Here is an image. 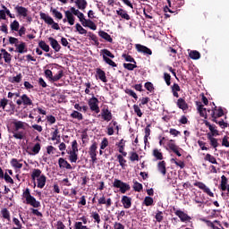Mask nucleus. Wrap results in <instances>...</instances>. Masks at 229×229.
<instances>
[{"mask_svg":"<svg viewBox=\"0 0 229 229\" xmlns=\"http://www.w3.org/2000/svg\"><path fill=\"white\" fill-rule=\"evenodd\" d=\"M130 161L131 162L140 161L139 154L137 152H131Z\"/></svg>","mask_w":229,"mask_h":229,"instance_id":"e2e57ef3","label":"nucleus"},{"mask_svg":"<svg viewBox=\"0 0 229 229\" xmlns=\"http://www.w3.org/2000/svg\"><path fill=\"white\" fill-rule=\"evenodd\" d=\"M60 131L58 129H55L52 133H51V140L55 141L57 139H61V136L59 135Z\"/></svg>","mask_w":229,"mask_h":229,"instance_id":"052dcab7","label":"nucleus"},{"mask_svg":"<svg viewBox=\"0 0 229 229\" xmlns=\"http://www.w3.org/2000/svg\"><path fill=\"white\" fill-rule=\"evenodd\" d=\"M41 150V145L40 143H36L33 148H31V151L34 155H38Z\"/></svg>","mask_w":229,"mask_h":229,"instance_id":"bf43d9fd","label":"nucleus"},{"mask_svg":"<svg viewBox=\"0 0 229 229\" xmlns=\"http://www.w3.org/2000/svg\"><path fill=\"white\" fill-rule=\"evenodd\" d=\"M143 190L142 183L139 182L138 181H133V191L136 192H141Z\"/></svg>","mask_w":229,"mask_h":229,"instance_id":"a18cd8bd","label":"nucleus"},{"mask_svg":"<svg viewBox=\"0 0 229 229\" xmlns=\"http://www.w3.org/2000/svg\"><path fill=\"white\" fill-rule=\"evenodd\" d=\"M205 161H208L212 165H218L216 158L214 156H212L211 154L206 155Z\"/></svg>","mask_w":229,"mask_h":229,"instance_id":"79ce46f5","label":"nucleus"},{"mask_svg":"<svg viewBox=\"0 0 229 229\" xmlns=\"http://www.w3.org/2000/svg\"><path fill=\"white\" fill-rule=\"evenodd\" d=\"M144 205L146 207H151L154 205V199L152 197L147 196L144 199Z\"/></svg>","mask_w":229,"mask_h":229,"instance_id":"864d4df0","label":"nucleus"},{"mask_svg":"<svg viewBox=\"0 0 229 229\" xmlns=\"http://www.w3.org/2000/svg\"><path fill=\"white\" fill-rule=\"evenodd\" d=\"M1 7L3 8L5 15L10 17V19H15V15L12 14L11 11L4 4H1Z\"/></svg>","mask_w":229,"mask_h":229,"instance_id":"13d9d810","label":"nucleus"},{"mask_svg":"<svg viewBox=\"0 0 229 229\" xmlns=\"http://www.w3.org/2000/svg\"><path fill=\"white\" fill-rule=\"evenodd\" d=\"M11 31H19L20 30V22L17 20H14L10 23Z\"/></svg>","mask_w":229,"mask_h":229,"instance_id":"c03bdc74","label":"nucleus"},{"mask_svg":"<svg viewBox=\"0 0 229 229\" xmlns=\"http://www.w3.org/2000/svg\"><path fill=\"white\" fill-rule=\"evenodd\" d=\"M174 140H171L170 142L167 144L166 150H171L173 153H174L178 157H182V153L180 150H182L178 145H176Z\"/></svg>","mask_w":229,"mask_h":229,"instance_id":"ddd939ff","label":"nucleus"},{"mask_svg":"<svg viewBox=\"0 0 229 229\" xmlns=\"http://www.w3.org/2000/svg\"><path fill=\"white\" fill-rule=\"evenodd\" d=\"M39 17L46 24H48V26H52V24H54V19L46 13L40 12Z\"/></svg>","mask_w":229,"mask_h":229,"instance_id":"4be33fe9","label":"nucleus"},{"mask_svg":"<svg viewBox=\"0 0 229 229\" xmlns=\"http://www.w3.org/2000/svg\"><path fill=\"white\" fill-rule=\"evenodd\" d=\"M74 229H89L87 225H83L82 222H75Z\"/></svg>","mask_w":229,"mask_h":229,"instance_id":"774afa93","label":"nucleus"},{"mask_svg":"<svg viewBox=\"0 0 229 229\" xmlns=\"http://www.w3.org/2000/svg\"><path fill=\"white\" fill-rule=\"evenodd\" d=\"M121 203L124 209H130L132 206V199L129 196L123 195L121 199Z\"/></svg>","mask_w":229,"mask_h":229,"instance_id":"6ab92c4d","label":"nucleus"},{"mask_svg":"<svg viewBox=\"0 0 229 229\" xmlns=\"http://www.w3.org/2000/svg\"><path fill=\"white\" fill-rule=\"evenodd\" d=\"M98 37H100L101 38H103L106 42H109V44H113L114 39L111 37V35H109L107 32H106L105 30H100L98 31Z\"/></svg>","mask_w":229,"mask_h":229,"instance_id":"a878e982","label":"nucleus"},{"mask_svg":"<svg viewBox=\"0 0 229 229\" xmlns=\"http://www.w3.org/2000/svg\"><path fill=\"white\" fill-rule=\"evenodd\" d=\"M144 87L148 92H153L155 90L154 84L152 82H146Z\"/></svg>","mask_w":229,"mask_h":229,"instance_id":"0e129e2a","label":"nucleus"},{"mask_svg":"<svg viewBox=\"0 0 229 229\" xmlns=\"http://www.w3.org/2000/svg\"><path fill=\"white\" fill-rule=\"evenodd\" d=\"M117 160L122 169H125L127 167V160L123 157V155H117Z\"/></svg>","mask_w":229,"mask_h":229,"instance_id":"f704fd0d","label":"nucleus"},{"mask_svg":"<svg viewBox=\"0 0 229 229\" xmlns=\"http://www.w3.org/2000/svg\"><path fill=\"white\" fill-rule=\"evenodd\" d=\"M176 106L183 113H186L189 110V105L186 102V100L182 98H180L177 99Z\"/></svg>","mask_w":229,"mask_h":229,"instance_id":"f3484780","label":"nucleus"},{"mask_svg":"<svg viewBox=\"0 0 229 229\" xmlns=\"http://www.w3.org/2000/svg\"><path fill=\"white\" fill-rule=\"evenodd\" d=\"M135 49L138 53H140L141 55H144L145 56H151L153 54L152 50L148 48V47L141 45V44H136Z\"/></svg>","mask_w":229,"mask_h":229,"instance_id":"9b49d317","label":"nucleus"},{"mask_svg":"<svg viewBox=\"0 0 229 229\" xmlns=\"http://www.w3.org/2000/svg\"><path fill=\"white\" fill-rule=\"evenodd\" d=\"M208 113L210 114L212 122L217 124L221 129L225 130L229 127V123L225 122L224 119L218 121L219 118L225 115L223 107L215 106L212 110L208 109Z\"/></svg>","mask_w":229,"mask_h":229,"instance_id":"f257e3e1","label":"nucleus"},{"mask_svg":"<svg viewBox=\"0 0 229 229\" xmlns=\"http://www.w3.org/2000/svg\"><path fill=\"white\" fill-rule=\"evenodd\" d=\"M171 89H172L174 98H179L180 95L178 92H181L180 85L178 83H174Z\"/></svg>","mask_w":229,"mask_h":229,"instance_id":"2f4dec72","label":"nucleus"},{"mask_svg":"<svg viewBox=\"0 0 229 229\" xmlns=\"http://www.w3.org/2000/svg\"><path fill=\"white\" fill-rule=\"evenodd\" d=\"M98 206L106 205V208H109L113 205V201L111 198L106 199L105 195H102L98 199Z\"/></svg>","mask_w":229,"mask_h":229,"instance_id":"a211bd4d","label":"nucleus"},{"mask_svg":"<svg viewBox=\"0 0 229 229\" xmlns=\"http://www.w3.org/2000/svg\"><path fill=\"white\" fill-rule=\"evenodd\" d=\"M200 221L205 223L208 227H210L211 229H217L218 226H216L214 222L208 220L207 218H200Z\"/></svg>","mask_w":229,"mask_h":229,"instance_id":"49530a36","label":"nucleus"},{"mask_svg":"<svg viewBox=\"0 0 229 229\" xmlns=\"http://www.w3.org/2000/svg\"><path fill=\"white\" fill-rule=\"evenodd\" d=\"M16 51L17 53H25V49H26V44L24 42H21L20 45H16Z\"/></svg>","mask_w":229,"mask_h":229,"instance_id":"603ef678","label":"nucleus"},{"mask_svg":"<svg viewBox=\"0 0 229 229\" xmlns=\"http://www.w3.org/2000/svg\"><path fill=\"white\" fill-rule=\"evenodd\" d=\"M48 42H50V46L54 49V51H55L56 53L60 51L61 45L58 43V41L55 38L50 37L48 38Z\"/></svg>","mask_w":229,"mask_h":229,"instance_id":"393cba45","label":"nucleus"},{"mask_svg":"<svg viewBox=\"0 0 229 229\" xmlns=\"http://www.w3.org/2000/svg\"><path fill=\"white\" fill-rule=\"evenodd\" d=\"M1 215L4 219L7 220L8 222H11V214L6 208L1 209Z\"/></svg>","mask_w":229,"mask_h":229,"instance_id":"ea45409f","label":"nucleus"},{"mask_svg":"<svg viewBox=\"0 0 229 229\" xmlns=\"http://www.w3.org/2000/svg\"><path fill=\"white\" fill-rule=\"evenodd\" d=\"M190 58H201V54L198 50H191L189 52Z\"/></svg>","mask_w":229,"mask_h":229,"instance_id":"3c124183","label":"nucleus"},{"mask_svg":"<svg viewBox=\"0 0 229 229\" xmlns=\"http://www.w3.org/2000/svg\"><path fill=\"white\" fill-rule=\"evenodd\" d=\"M98 117H101L104 122L109 123L113 120V114L108 106H104Z\"/></svg>","mask_w":229,"mask_h":229,"instance_id":"6e6552de","label":"nucleus"},{"mask_svg":"<svg viewBox=\"0 0 229 229\" xmlns=\"http://www.w3.org/2000/svg\"><path fill=\"white\" fill-rule=\"evenodd\" d=\"M14 10L20 17H27V14L29 13L28 8L21 6V5H16L14 7Z\"/></svg>","mask_w":229,"mask_h":229,"instance_id":"5701e85b","label":"nucleus"},{"mask_svg":"<svg viewBox=\"0 0 229 229\" xmlns=\"http://www.w3.org/2000/svg\"><path fill=\"white\" fill-rule=\"evenodd\" d=\"M75 29H76V31H78V33H80V35H87V33H88V30H85V29L81 25V23H76V24H75Z\"/></svg>","mask_w":229,"mask_h":229,"instance_id":"de8ad7c7","label":"nucleus"},{"mask_svg":"<svg viewBox=\"0 0 229 229\" xmlns=\"http://www.w3.org/2000/svg\"><path fill=\"white\" fill-rule=\"evenodd\" d=\"M193 186L199 188V190H201L204 193H206L210 198H214L215 197L214 192H212L211 190L204 182L196 181L193 183Z\"/></svg>","mask_w":229,"mask_h":229,"instance_id":"1a4fd4ad","label":"nucleus"},{"mask_svg":"<svg viewBox=\"0 0 229 229\" xmlns=\"http://www.w3.org/2000/svg\"><path fill=\"white\" fill-rule=\"evenodd\" d=\"M125 94H128V96H131V98H133V99H135V101H138V99H139L138 95L132 89H126Z\"/></svg>","mask_w":229,"mask_h":229,"instance_id":"5fc2aeb1","label":"nucleus"},{"mask_svg":"<svg viewBox=\"0 0 229 229\" xmlns=\"http://www.w3.org/2000/svg\"><path fill=\"white\" fill-rule=\"evenodd\" d=\"M204 124L210 131L209 134L211 137L219 136V131L216 130V125H212L208 121H204Z\"/></svg>","mask_w":229,"mask_h":229,"instance_id":"dca6fc26","label":"nucleus"},{"mask_svg":"<svg viewBox=\"0 0 229 229\" xmlns=\"http://www.w3.org/2000/svg\"><path fill=\"white\" fill-rule=\"evenodd\" d=\"M113 187L115 189H119V191L122 194H125L127 191H131V185L127 182H123L119 179H114L113 182Z\"/></svg>","mask_w":229,"mask_h":229,"instance_id":"39448f33","label":"nucleus"},{"mask_svg":"<svg viewBox=\"0 0 229 229\" xmlns=\"http://www.w3.org/2000/svg\"><path fill=\"white\" fill-rule=\"evenodd\" d=\"M207 138L213 148H217L219 147L218 140L212 136L211 133H208Z\"/></svg>","mask_w":229,"mask_h":229,"instance_id":"cd10ccee","label":"nucleus"},{"mask_svg":"<svg viewBox=\"0 0 229 229\" xmlns=\"http://www.w3.org/2000/svg\"><path fill=\"white\" fill-rule=\"evenodd\" d=\"M173 209L174 211V215L179 217L181 222L186 223V222H190L191 220V217L184 211L180 210V209L176 210L175 208H174Z\"/></svg>","mask_w":229,"mask_h":229,"instance_id":"f8f14e48","label":"nucleus"},{"mask_svg":"<svg viewBox=\"0 0 229 229\" xmlns=\"http://www.w3.org/2000/svg\"><path fill=\"white\" fill-rule=\"evenodd\" d=\"M47 176L45 174H41L38 179H37V187L38 189H44L47 183Z\"/></svg>","mask_w":229,"mask_h":229,"instance_id":"bb28decb","label":"nucleus"},{"mask_svg":"<svg viewBox=\"0 0 229 229\" xmlns=\"http://www.w3.org/2000/svg\"><path fill=\"white\" fill-rule=\"evenodd\" d=\"M101 53L103 55V58H114V55L108 50V49H103L101 50Z\"/></svg>","mask_w":229,"mask_h":229,"instance_id":"680f3d73","label":"nucleus"},{"mask_svg":"<svg viewBox=\"0 0 229 229\" xmlns=\"http://www.w3.org/2000/svg\"><path fill=\"white\" fill-rule=\"evenodd\" d=\"M155 219L157 223H162L164 220V213L163 211L158 210L155 216Z\"/></svg>","mask_w":229,"mask_h":229,"instance_id":"4d7b16f0","label":"nucleus"},{"mask_svg":"<svg viewBox=\"0 0 229 229\" xmlns=\"http://www.w3.org/2000/svg\"><path fill=\"white\" fill-rule=\"evenodd\" d=\"M88 28H89V30H92L93 31H96V30H98V26L96 25V23L91 21L90 19L88 20Z\"/></svg>","mask_w":229,"mask_h":229,"instance_id":"69168bd1","label":"nucleus"},{"mask_svg":"<svg viewBox=\"0 0 229 229\" xmlns=\"http://www.w3.org/2000/svg\"><path fill=\"white\" fill-rule=\"evenodd\" d=\"M116 14L125 21H131V16L128 14L127 11L123 8L116 10Z\"/></svg>","mask_w":229,"mask_h":229,"instance_id":"c85d7f7f","label":"nucleus"},{"mask_svg":"<svg viewBox=\"0 0 229 229\" xmlns=\"http://www.w3.org/2000/svg\"><path fill=\"white\" fill-rule=\"evenodd\" d=\"M152 156L156 159V161H163L164 155L158 148H154L152 151Z\"/></svg>","mask_w":229,"mask_h":229,"instance_id":"c756f323","label":"nucleus"},{"mask_svg":"<svg viewBox=\"0 0 229 229\" xmlns=\"http://www.w3.org/2000/svg\"><path fill=\"white\" fill-rule=\"evenodd\" d=\"M74 3L76 6L81 10H85L88 6L87 0H76Z\"/></svg>","mask_w":229,"mask_h":229,"instance_id":"e433bc0d","label":"nucleus"},{"mask_svg":"<svg viewBox=\"0 0 229 229\" xmlns=\"http://www.w3.org/2000/svg\"><path fill=\"white\" fill-rule=\"evenodd\" d=\"M64 77V71L60 70L57 72L55 75H53L51 81H59Z\"/></svg>","mask_w":229,"mask_h":229,"instance_id":"09e8293b","label":"nucleus"},{"mask_svg":"<svg viewBox=\"0 0 229 229\" xmlns=\"http://www.w3.org/2000/svg\"><path fill=\"white\" fill-rule=\"evenodd\" d=\"M70 117L72 119H76L78 121H82L83 120V114L78 111H73L71 114Z\"/></svg>","mask_w":229,"mask_h":229,"instance_id":"a19ab883","label":"nucleus"},{"mask_svg":"<svg viewBox=\"0 0 229 229\" xmlns=\"http://www.w3.org/2000/svg\"><path fill=\"white\" fill-rule=\"evenodd\" d=\"M167 54L169 55V56H172L173 58H177V56H178L177 49H175L172 47H169L167 48Z\"/></svg>","mask_w":229,"mask_h":229,"instance_id":"8fccbe9b","label":"nucleus"},{"mask_svg":"<svg viewBox=\"0 0 229 229\" xmlns=\"http://www.w3.org/2000/svg\"><path fill=\"white\" fill-rule=\"evenodd\" d=\"M96 76L102 81L103 83H107V77L105 71L100 68L96 69Z\"/></svg>","mask_w":229,"mask_h":229,"instance_id":"412c9836","label":"nucleus"},{"mask_svg":"<svg viewBox=\"0 0 229 229\" xmlns=\"http://www.w3.org/2000/svg\"><path fill=\"white\" fill-rule=\"evenodd\" d=\"M58 166L60 169L72 170V165L64 157L58 159Z\"/></svg>","mask_w":229,"mask_h":229,"instance_id":"aec40b11","label":"nucleus"},{"mask_svg":"<svg viewBox=\"0 0 229 229\" xmlns=\"http://www.w3.org/2000/svg\"><path fill=\"white\" fill-rule=\"evenodd\" d=\"M220 190L222 191H226L225 195L229 199V184H228V178L225 175L221 176V183H220Z\"/></svg>","mask_w":229,"mask_h":229,"instance_id":"2eb2a0df","label":"nucleus"},{"mask_svg":"<svg viewBox=\"0 0 229 229\" xmlns=\"http://www.w3.org/2000/svg\"><path fill=\"white\" fill-rule=\"evenodd\" d=\"M22 197L25 199L26 204L30 205L33 208H41L40 201L37 200L34 196L30 194V190L26 188L22 193Z\"/></svg>","mask_w":229,"mask_h":229,"instance_id":"7ed1b4c3","label":"nucleus"},{"mask_svg":"<svg viewBox=\"0 0 229 229\" xmlns=\"http://www.w3.org/2000/svg\"><path fill=\"white\" fill-rule=\"evenodd\" d=\"M88 37L89 38V40H92V42H94L96 44V46H99V41H98L96 34H94L92 32H89Z\"/></svg>","mask_w":229,"mask_h":229,"instance_id":"6e6d98bb","label":"nucleus"},{"mask_svg":"<svg viewBox=\"0 0 229 229\" xmlns=\"http://www.w3.org/2000/svg\"><path fill=\"white\" fill-rule=\"evenodd\" d=\"M50 12L55 19H58V21H62V19H64L63 13L56 10L55 8L51 7Z\"/></svg>","mask_w":229,"mask_h":229,"instance_id":"c9c22d12","label":"nucleus"},{"mask_svg":"<svg viewBox=\"0 0 229 229\" xmlns=\"http://www.w3.org/2000/svg\"><path fill=\"white\" fill-rule=\"evenodd\" d=\"M157 171L163 175L165 176L167 174L166 169V162L165 160H162L157 163Z\"/></svg>","mask_w":229,"mask_h":229,"instance_id":"b1692460","label":"nucleus"},{"mask_svg":"<svg viewBox=\"0 0 229 229\" xmlns=\"http://www.w3.org/2000/svg\"><path fill=\"white\" fill-rule=\"evenodd\" d=\"M89 155L91 158V163L94 165L98 161V143L93 142L91 147L89 148Z\"/></svg>","mask_w":229,"mask_h":229,"instance_id":"9d476101","label":"nucleus"},{"mask_svg":"<svg viewBox=\"0 0 229 229\" xmlns=\"http://www.w3.org/2000/svg\"><path fill=\"white\" fill-rule=\"evenodd\" d=\"M89 107L91 112L98 114L100 113L99 100L96 97H92L88 102Z\"/></svg>","mask_w":229,"mask_h":229,"instance_id":"0eeeda50","label":"nucleus"},{"mask_svg":"<svg viewBox=\"0 0 229 229\" xmlns=\"http://www.w3.org/2000/svg\"><path fill=\"white\" fill-rule=\"evenodd\" d=\"M81 12H80V10L76 9L75 7H71L70 11H64V15L65 18L67 19V22L68 24H70V26H74L75 24V17L74 15L77 17Z\"/></svg>","mask_w":229,"mask_h":229,"instance_id":"20e7f679","label":"nucleus"},{"mask_svg":"<svg viewBox=\"0 0 229 229\" xmlns=\"http://www.w3.org/2000/svg\"><path fill=\"white\" fill-rule=\"evenodd\" d=\"M38 47H40V49L45 51V53H49L50 51V47L46 43V41H39Z\"/></svg>","mask_w":229,"mask_h":229,"instance_id":"37998d69","label":"nucleus"},{"mask_svg":"<svg viewBox=\"0 0 229 229\" xmlns=\"http://www.w3.org/2000/svg\"><path fill=\"white\" fill-rule=\"evenodd\" d=\"M8 81L10 83H21L22 81V74L19 73L16 76L9 77Z\"/></svg>","mask_w":229,"mask_h":229,"instance_id":"473e14b6","label":"nucleus"},{"mask_svg":"<svg viewBox=\"0 0 229 229\" xmlns=\"http://www.w3.org/2000/svg\"><path fill=\"white\" fill-rule=\"evenodd\" d=\"M125 62H130V63H123V68L126 69L127 71H134V69H137V62L135 61L134 58H125Z\"/></svg>","mask_w":229,"mask_h":229,"instance_id":"4468645a","label":"nucleus"},{"mask_svg":"<svg viewBox=\"0 0 229 229\" xmlns=\"http://www.w3.org/2000/svg\"><path fill=\"white\" fill-rule=\"evenodd\" d=\"M164 80H165L166 85H167L168 87H170V85H171V80H172L171 75H170L169 73H167V72H165V73H164Z\"/></svg>","mask_w":229,"mask_h":229,"instance_id":"338daca9","label":"nucleus"},{"mask_svg":"<svg viewBox=\"0 0 229 229\" xmlns=\"http://www.w3.org/2000/svg\"><path fill=\"white\" fill-rule=\"evenodd\" d=\"M42 176V171L40 169H33L32 173H31V180L33 182L36 181V179H38Z\"/></svg>","mask_w":229,"mask_h":229,"instance_id":"72a5a7b5","label":"nucleus"},{"mask_svg":"<svg viewBox=\"0 0 229 229\" xmlns=\"http://www.w3.org/2000/svg\"><path fill=\"white\" fill-rule=\"evenodd\" d=\"M69 155V161L71 164H76L79 157H78V152H72V151H69L68 152Z\"/></svg>","mask_w":229,"mask_h":229,"instance_id":"7c9ffc66","label":"nucleus"},{"mask_svg":"<svg viewBox=\"0 0 229 229\" xmlns=\"http://www.w3.org/2000/svg\"><path fill=\"white\" fill-rule=\"evenodd\" d=\"M10 164L14 169H21L23 167V164L20 163L17 158H12Z\"/></svg>","mask_w":229,"mask_h":229,"instance_id":"4c0bfd02","label":"nucleus"},{"mask_svg":"<svg viewBox=\"0 0 229 229\" xmlns=\"http://www.w3.org/2000/svg\"><path fill=\"white\" fill-rule=\"evenodd\" d=\"M134 114L139 117V118H142L143 116V112L140 108H142V106H140V105H133L132 106Z\"/></svg>","mask_w":229,"mask_h":229,"instance_id":"58836bf2","label":"nucleus"},{"mask_svg":"<svg viewBox=\"0 0 229 229\" xmlns=\"http://www.w3.org/2000/svg\"><path fill=\"white\" fill-rule=\"evenodd\" d=\"M16 105L18 106H23L24 108H27L29 106H33V100L27 94H22L20 97V99L16 100Z\"/></svg>","mask_w":229,"mask_h":229,"instance_id":"423d86ee","label":"nucleus"},{"mask_svg":"<svg viewBox=\"0 0 229 229\" xmlns=\"http://www.w3.org/2000/svg\"><path fill=\"white\" fill-rule=\"evenodd\" d=\"M13 129L11 133L13 134V138L15 140H22L27 136L26 125L27 123L22 121H14L13 122Z\"/></svg>","mask_w":229,"mask_h":229,"instance_id":"f03ea898","label":"nucleus"}]
</instances>
